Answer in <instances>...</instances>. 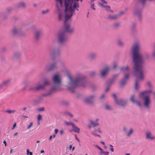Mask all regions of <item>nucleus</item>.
<instances>
[{"instance_id": "nucleus-7", "label": "nucleus", "mask_w": 155, "mask_h": 155, "mask_svg": "<svg viewBox=\"0 0 155 155\" xmlns=\"http://www.w3.org/2000/svg\"><path fill=\"white\" fill-rule=\"evenodd\" d=\"M63 31L69 34L72 33L74 31V27L71 26L70 23H68L67 22H64V27Z\"/></svg>"}, {"instance_id": "nucleus-20", "label": "nucleus", "mask_w": 155, "mask_h": 155, "mask_svg": "<svg viewBox=\"0 0 155 155\" xmlns=\"http://www.w3.org/2000/svg\"><path fill=\"white\" fill-rule=\"evenodd\" d=\"M26 4L23 2H20L17 4V7L18 8H22L25 9L26 8Z\"/></svg>"}, {"instance_id": "nucleus-54", "label": "nucleus", "mask_w": 155, "mask_h": 155, "mask_svg": "<svg viewBox=\"0 0 155 155\" xmlns=\"http://www.w3.org/2000/svg\"><path fill=\"white\" fill-rule=\"evenodd\" d=\"M32 125L33 123L32 122H31L29 125L27 129H30L32 126Z\"/></svg>"}, {"instance_id": "nucleus-6", "label": "nucleus", "mask_w": 155, "mask_h": 155, "mask_svg": "<svg viewBox=\"0 0 155 155\" xmlns=\"http://www.w3.org/2000/svg\"><path fill=\"white\" fill-rule=\"evenodd\" d=\"M72 2L70 0H65L64 6L65 7V12L66 13L68 11H70L71 14L74 12L75 10L72 7Z\"/></svg>"}, {"instance_id": "nucleus-56", "label": "nucleus", "mask_w": 155, "mask_h": 155, "mask_svg": "<svg viewBox=\"0 0 155 155\" xmlns=\"http://www.w3.org/2000/svg\"><path fill=\"white\" fill-rule=\"evenodd\" d=\"M38 110L39 111H44L45 110V108L44 107H43L39 109Z\"/></svg>"}, {"instance_id": "nucleus-9", "label": "nucleus", "mask_w": 155, "mask_h": 155, "mask_svg": "<svg viewBox=\"0 0 155 155\" xmlns=\"http://www.w3.org/2000/svg\"><path fill=\"white\" fill-rule=\"evenodd\" d=\"M96 97V95L92 94L87 97L84 99L85 102L88 104L92 105L94 103V100Z\"/></svg>"}, {"instance_id": "nucleus-44", "label": "nucleus", "mask_w": 155, "mask_h": 155, "mask_svg": "<svg viewBox=\"0 0 155 155\" xmlns=\"http://www.w3.org/2000/svg\"><path fill=\"white\" fill-rule=\"evenodd\" d=\"M96 74V72L95 71H92L91 72L90 74L91 76L93 77L95 76Z\"/></svg>"}, {"instance_id": "nucleus-16", "label": "nucleus", "mask_w": 155, "mask_h": 155, "mask_svg": "<svg viewBox=\"0 0 155 155\" xmlns=\"http://www.w3.org/2000/svg\"><path fill=\"white\" fill-rule=\"evenodd\" d=\"M11 78H8L4 81L2 83L0 84V89L2 88L4 86H6L9 84L11 81Z\"/></svg>"}, {"instance_id": "nucleus-48", "label": "nucleus", "mask_w": 155, "mask_h": 155, "mask_svg": "<svg viewBox=\"0 0 155 155\" xmlns=\"http://www.w3.org/2000/svg\"><path fill=\"white\" fill-rule=\"evenodd\" d=\"M42 119V116L40 114H39L38 116V120L39 121L41 120Z\"/></svg>"}, {"instance_id": "nucleus-3", "label": "nucleus", "mask_w": 155, "mask_h": 155, "mask_svg": "<svg viewBox=\"0 0 155 155\" xmlns=\"http://www.w3.org/2000/svg\"><path fill=\"white\" fill-rule=\"evenodd\" d=\"M53 86L52 88L47 93L43 94V97L49 96L55 92L61 90L62 81L59 74H54L52 78Z\"/></svg>"}, {"instance_id": "nucleus-5", "label": "nucleus", "mask_w": 155, "mask_h": 155, "mask_svg": "<svg viewBox=\"0 0 155 155\" xmlns=\"http://www.w3.org/2000/svg\"><path fill=\"white\" fill-rule=\"evenodd\" d=\"M68 39L67 34L65 32L61 31L58 33V40L59 43L61 44H63L67 41Z\"/></svg>"}, {"instance_id": "nucleus-1", "label": "nucleus", "mask_w": 155, "mask_h": 155, "mask_svg": "<svg viewBox=\"0 0 155 155\" xmlns=\"http://www.w3.org/2000/svg\"><path fill=\"white\" fill-rule=\"evenodd\" d=\"M140 45L135 44L133 47V61L134 63L133 68L135 76L140 80L143 78V72L144 71V61L143 56L139 53Z\"/></svg>"}, {"instance_id": "nucleus-37", "label": "nucleus", "mask_w": 155, "mask_h": 155, "mask_svg": "<svg viewBox=\"0 0 155 155\" xmlns=\"http://www.w3.org/2000/svg\"><path fill=\"white\" fill-rule=\"evenodd\" d=\"M104 108L105 109L108 110H112L111 107L107 105H105L104 106Z\"/></svg>"}, {"instance_id": "nucleus-2", "label": "nucleus", "mask_w": 155, "mask_h": 155, "mask_svg": "<svg viewBox=\"0 0 155 155\" xmlns=\"http://www.w3.org/2000/svg\"><path fill=\"white\" fill-rule=\"evenodd\" d=\"M68 77L70 82L67 85L68 89L72 93L74 92V89L76 87L78 86L84 87L86 86V77L81 73H78L74 79L70 75Z\"/></svg>"}, {"instance_id": "nucleus-39", "label": "nucleus", "mask_w": 155, "mask_h": 155, "mask_svg": "<svg viewBox=\"0 0 155 155\" xmlns=\"http://www.w3.org/2000/svg\"><path fill=\"white\" fill-rule=\"evenodd\" d=\"M12 10V9L11 8H7L6 9V12H5V13L7 14H8Z\"/></svg>"}, {"instance_id": "nucleus-17", "label": "nucleus", "mask_w": 155, "mask_h": 155, "mask_svg": "<svg viewBox=\"0 0 155 155\" xmlns=\"http://www.w3.org/2000/svg\"><path fill=\"white\" fill-rule=\"evenodd\" d=\"M134 98L135 95L134 94L132 95L130 97V101L133 103H136L137 106H138L139 107H141L142 106V104L139 101L135 100H134Z\"/></svg>"}, {"instance_id": "nucleus-52", "label": "nucleus", "mask_w": 155, "mask_h": 155, "mask_svg": "<svg viewBox=\"0 0 155 155\" xmlns=\"http://www.w3.org/2000/svg\"><path fill=\"white\" fill-rule=\"evenodd\" d=\"M106 8V10L108 11L109 10H110V6L108 5H106L105 6V8Z\"/></svg>"}, {"instance_id": "nucleus-18", "label": "nucleus", "mask_w": 155, "mask_h": 155, "mask_svg": "<svg viewBox=\"0 0 155 155\" xmlns=\"http://www.w3.org/2000/svg\"><path fill=\"white\" fill-rule=\"evenodd\" d=\"M97 54L96 53L92 52L90 53L88 56L89 59L92 61L95 60L97 57Z\"/></svg>"}, {"instance_id": "nucleus-45", "label": "nucleus", "mask_w": 155, "mask_h": 155, "mask_svg": "<svg viewBox=\"0 0 155 155\" xmlns=\"http://www.w3.org/2000/svg\"><path fill=\"white\" fill-rule=\"evenodd\" d=\"M147 84L149 87L150 88H152V86L150 81H148L147 82Z\"/></svg>"}, {"instance_id": "nucleus-21", "label": "nucleus", "mask_w": 155, "mask_h": 155, "mask_svg": "<svg viewBox=\"0 0 155 155\" xmlns=\"http://www.w3.org/2000/svg\"><path fill=\"white\" fill-rule=\"evenodd\" d=\"M42 34V31L40 30H38L36 31L35 33V39L36 40H38L40 38Z\"/></svg>"}, {"instance_id": "nucleus-14", "label": "nucleus", "mask_w": 155, "mask_h": 155, "mask_svg": "<svg viewBox=\"0 0 155 155\" xmlns=\"http://www.w3.org/2000/svg\"><path fill=\"white\" fill-rule=\"evenodd\" d=\"M129 74L128 73L125 74V77L120 81V85L121 86H124L126 83L127 79L129 78Z\"/></svg>"}, {"instance_id": "nucleus-22", "label": "nucleus", "mask_w": 155, "mask_h": 155, "mask_svg": "<svg viewBox=\"0 0 155 155\" xmlns=\"http://www.w3.org/2000/svg\"><path fill=\"white\" fill-rule=\"evenodd\" d=\"M119 15H109L107 16V18L110 20H114L118 18Z\"/></svg>"}, {"instance_id": "nucleus-43", "label": "nucleus", "mask_w": 155, "mask_h": 155, "mask_svg": "<svg viewBox=\"0 0 155 155\" xmlns=\"http://www.w3.org/2000/svg\"><path fill=\"white\" fill-rule=\"evenodd\" d=\"M119 74H114L113 76V78H112V79H114V80H115L117 78L118 76L119 75Z\"/></svg>"}, {"instance_id": "nucleus-57", "label": "nucleus", "mask_w": 155, "mask_h": 155, "mask_svg": "<svg viewBox=\"0 0 155 155\" xmlns=\"http://www.w3.org/2000/svg\"><path fill=\"white\" fill-rule=\"evenodd\" d=\"M92 134L93 135H94V136H98V137H101L99 135L95 134L94 132H92Z\"/></svg>"}, {"instance_id": "nucleus-35", "label": "nucleus", "mask_w": 155, "mask_h": 155, "mask_svg": "<svg viewBox=\"0 0 155 155\" xmlns=\"http://www.w3.org/2000/svg\"><path fill=\"white\" fill-rule=\"evenodd\" d=\"M64 124L67 126L71 125L72 126L73 125H74V124H73V123H72L71 122H68L67 121H64Z\"/></svg>"}, {"instance_id": "nucleus-23", "label": "nucleus", "mask_w": 155, "mask_h": 155, "mask_svg": "<svg viewBox=\"0 0 155 155\" xmlns=\"http://www.w3.org/2000/svg\"><path fill=\"white\" fill-rule=\"evenodd\" d=\"M72 131L74 132L79 133L80 132V129L78 128L77 127L75 126L74 124L72 126Z\"/></svg>"}, {"instance_id": "nucleus-11", "label": "nucleus", "mask_w": 155, "mask_h": 155, "mask_svg": "<svg viewBox=\"0 0 155 155\" xmlns=\"http://www.w3.org/2000/svg\"><path fill=\"white\" fill-rule=\"evenodd\" d=\"M47 65H46L45 67V69L47 71H51L54 69H57L58 68L57 62H53L50 64L48 68H47Z\"/></svg>"}, {"instance_id": "nucleus-49", "label": "nucleus", "mask_w": 155, "mask_h": 155, "mask_svg": "<svg viewBox=\"0 0 155 155\" xmlns=\"http://www.w3.org/2000/svg\"><path fill=\"white\" fill-rule=\"evenodd\" d=\"M117 64L116 62H114L113 63V68L114 69H115L117 68Z\"/></svg>"}, {"instance_id": "nucleus-46", "label": "nucleus", "mask_w": 155, "mask_h": 155, "mask_svg": "<svg viewBox=\"0 0 155 155\" xmlns=\"http://www.w3.org/2000/svg\"><path fill=\"white\" fill-rule=\"evenodd\" d=\"M49 11L48 9H47L45 11H43L42 12V14L43 15L47 14Z\"/></svg>"}, {"instance_id": "nucleus-41", "label": "nucleus", "mask_w": 155, "mask_h": 155, "mask_svg": "<svg viewBox=\"0 0 155 155\" xmlns=\"http://www.w3.org/2000/svg\"><path fill=\"white\" fill-rule=\"evenodd\" d=\"M50 83L48 81H45L44 83L43 84V85H44V87L45 88V87L46 86L48 85H50Z\"/></svg>"}, {"instance_id": "nucleus-31", "label": "nucleus", "mask_w": 155, "mask_h": 155, "mask_svg": "<svg viewBox=\"0 0 155 155\" xmlns=\"http://www.w3.org/2000/svg\"><path fill=\"white\" fill-rule=\"evenodd\" d=\"M129 67L128 66L122 67L120 68V70L124 72L126 71H128L129 70Z\"/></svg>"}, {"instance_id": "nucleus-13", "label": "nucleus", "mask_w": 155, "mask_h": 155, "mask_svg": "<svg viewBox=\"0 0 155 155\" xmlns=\"http://www.w3.org/2000/svg\"><path fill=\"white\" fill-rule=\"evenodd\" d=\"M12 32L15 35H21L22 34L21 29L19 28H14L12 30Z\"/></svg>"}, {"instance_id": "nucleus-47", "label": "nucleus", "mask_w": 155, "mask_h": 155, "mask_svg": "<svg viewBox=\"0 0 155 155\" xmlns=\"http://www.w3.org/2000/svg\"><path fill=\"white\" fill-rule=\"evenodd\" d=\"M106 97V95L104 94H103L100 97V99L101 100H104Z\"/></svg>"}, {"instance_id": "nucleus-63", "label": "nucleus", "mask_w": 155, "mask_h": 155, "mask_svg": "<svg viewBox=\"0 0 155 155\" xmlns=\"http://www.w3.org/2000/svg\"><path fill=\"white\" fill-rule=\"evenodd\" d=\"M99 4V5H100L101 6L103 7L104 8H105V5H103V3H102L101 2H99L98 3Z\"/></svg>"}, {"instance_id": "nucleus-33", "label": "nucleus", "mask_w": 155, "mask_h": 155, "mask_svg": "<svg viewBox=\"0 0 155 155\" xmlns=\"http://www.w3.org/2000/svg\"><path fill=\"white\" fill-rule=\"evenodd\" d=\"M138 83H139V80L137 79L135 81V90H137L139 86H138Z\"/></svg>"}, {"instance_id": "nucleus-58", "label": "nucleus", "mask_w": 155, "mask_h": 155, "mask_svg": "<svg viewBox=\"0 0 155 155\" xmlns=\"http://www.w3.org/2000/svg\"><path fill=\"white\" fill-rule=\"evenodd\" d=\"M94 7V4H93L91 5V8L92 9L94 10H95L96 9H95V8Z\"/></svg>"}, {"instance_id": "nucleus-61", "label": "nucleus", "mask_w": 155, "mask_h": 155, "mask_svg": "<svg viewBox=\"0 0 155 155\" xmlns=\"http://www.w3.org/2000/svg\"><path fill=\"white\" fill-rule=\"evenodd\" d=\"M145 57H146V58L147 59H148L149 58V57H150L149 54H145Z\"/></svg>"}, {"instance_id": "nucleus-15", "label": "nucleus", "mask_w": 155, "mask_h": 155, "mask_svg": "<svg viewBox=\"0 0 155 155\" xmlns=\"http://www.w3.org/2000/svg\"><path fill=\"white\" fill-rule=\"evenodd\" d=\"M110 69V68L109 67H107L101 70V76L103 78L105 77Z\"/></svg>"}, {"instance_id": "nucleus-55", "label": "nucleus", "mask_w": 155, "mask_h": 155, "mask_svg": "<svg viewBox=\"0 0 155 155\" xmlns=\"http://www.w3.org/2000/svg\"><path fill=\"white\" fill-rule=\"evenodd\" d=\"M110 86L107 85V87H106V88L105 90V92L107 91L110 88Z\"/></svg>"}, {"instance_id": "nucleus-19", "label": "nucleus", "mask_w": 155, "mask_h": 155, "mask_svg": "<svg viewBox=\"0 0 155 155\" xmlns=\"http://www.w3.org/2000/svg\"><path fill=\"white\" fill-rule=\"evenodd\" d=\"M146 138L147 139H149L151 140H153L155 139L154 136L152 134L151 132L150 131H148L146 133Z\"/></svg>"}, {"instance_id": "nucleus-4", "label": "nucleus", "mask_w": 155, "mask_h": 155, "mask_svg": "<svg viewBox=\"0 0 155 155\" xmlns=\"http://www.w3.org/2000/svg\"><path fill=\"white\" fill-rule=\"evenodd\" d=\"M152 93L151 90L142 91L139 94V97L142 100L143 106L149 109L151 104L150 94Z\"/></svg>"}, {"instance_id": "nucleus-10", "label": "nucleus", "mask_w": 155, "mask_h": 155, "mask_svg": "<svg viewBox=\"0 0 155 155\" xmlns=\"http://www.w3.org/2000/svg\"><path fill=\"white\" fill-rule=\"evenodd\" d=\"M143 9H140L138 8H135L134 12V13L135 15L137 16L138 19L140 21H142V13Z\"/></svg>"}, {"instance_id": "nucleus-12", "label": "nucleus", "mask_w": 155, "mask_h": 155, "mask_svg": "<svg viewBox=\"0 0 155 155\" xmlns=\"http://www.w3.org/2000/svg\"><path fill=\"white\" fill-rule=\"evenodd\" d=\"M115 102L118 105L122 107H124L127 104V101L126 99H116Z\"/></svg>"}, {"instance_id": "nucleus-59", "label": "nucleus", "mask_w": 155, "mask_h": 155, "mask_svg": "<svg viewBox=\"0 0 155 155\" xmlns=\"http://www.w3.org/2000/svg\"><path fill=\"white\" fill-rule=\"evenodd\" d=\"M100 150H101V152L100 153V155H102L104 151H103V150L101 148V149H100Z\"/></svg>"}, {"instance_id": "nucleus-51", "label": "nucleus", "mask_w": 155, "mask_h": 155, "mask_svg": "<svg viewBox=\"0 0 155 155\" xmlns=\"http://www.w3.org/2000/svg\"><path fill=\"white\" fill-rule=\"evenodd\" d=\"M152 56L153 58H155V49L153 51L152 53Z\"/></svg>"}, {"instance_id": "nucleus-42", "label": "nucleus", "mask_w": 155, "mask_h": 155, "mask_svg": "<svg viewBox=\"0 0 155 155\" xmlns=\"http://www.w3.org/2000/svg\"><path fill=\"white\" fill-rule=\"evenodd\" d=\"M133 132V129L132 128H130L129 132L127 134V136L128 137H130V135L132 134Z\"/></svg>"}, {"instance_id": "nucleus-25", "label": "nucleus", "mask_w": 155, "mask_h": 155, "mask_svg": "<svg viewBox=\"0 0 155 155\" xmlns=\"http://www.w3.org/2000/svg\"><path fill=\"white\" fill-rule=\"evenodd\" d=\"M0 17L2 20H5L7 18V15L5 13H2L0 14Z\"/></svg>"}, {"instance_id": "nucleus-38", "label": "nucleus", "mask_w": 155, "mask_h": 155, "mask_svg": "<svg viewBox=\"0 0 155 155\" xmlns=\"http://www.w3.org/2000/svg\"><path fill=\"white\" fill-rule=\"evenodd\" d=\"M63 114L64 115L67 114V115H69L71 117H73V114H71L70 113H69V112H67V111H64V112H63Z\"/></svg>"}, {"instance_id": "nucleus-29", "label": "nucleus", "mask_w": 155, "mask_h": 155, "mask_svg": "<svg viewBox=\"0 0 155 155\" xmlns=\"http://www.w3.org/2000/svg\"><path fill=\"white\" fill-rule=\"evenodd\" d=\"M120 25V23L119 22H116L114 23L112 25L113 28L117 29L118 28Z\"/></svg>"}, {"instance_id": "nucleus-40", "label": "nucleus", "mask_w": 155, "mask_h": 155, "mask_svg": "<svg viewBox=\"0 0 155 155\" xmlns=\"http://www.w3.org/2000/svg\"><path fill=\"white\" fill-rule=\"evenodd\" d=\"M114 80L113 79L110 80L107 83V85L110 86L114 82Z\"/></svg>"}, {"instance_id": "nucleus-34", "label": "nucleus", "mask_w": 155, "mask_h": 155, "mask_svg": "<svg viewBox=\"0 0 155 155\" xmlns=\"http://www.w3.org/2000/svg\"><path fill=\"white\" fill-rule=\"evenodd\" d=\"M79 5L78 2H74L73 5V7L75 9L76 8L79 7Z\"/></svg>"}, {"instance_id": "nucleus-64", "label": "nucleus", "mask_w": 155, "mask_h": 155, "mask_svg": "<svg viewBox=\"0 0 155 155\" xmlns=\"http://www.w3.org/2000/svg\"><path fill=\"white\" fill-rule=\"evenodd\" d=\"M136 23H134L132 24V28H135V26H136Z\"/></svg>"}, {"instance_id": "nucleus-32", "label": "nucleus", "mask_w": 155, "mask_h": 155, "mask_svg": "<svg viewBox=\"0 0 155 155\" xmlns=\"http://www.w3.org/2000/svg\"><path fill=\"white\" fill-rule=\"evenodd\" d=\"M90 123L93 125V127H95L99 126V124L98 122H95L92 120L90 121Z\"/></svg>"}, {"instance_id": "nucleus-26", "label": "nucleus", "mask_w": 155, "mask_h": 155, "mask_svg": "<svg viewBox=\"0 0 155 155\" xmlns=\"http://www.w3.org/2000/svg\"><path fill=\"white\" fill-rule=\"evenodd\" d=\"M61 105L68 107L70 105V104L68 101H62L61 102Z\"/></svg>"}, {"instance_id": "nucleus-28", "label": "nucleus", "mask_w": 155, "mask_h": 155, "mask_svg": "<svg viewBox=\"0 0 155 155\" xmlns=\"http://www.w3.org/2000/svg\"><path fill=\"white\" fill-rule=\"evenodd\" d=\"M45 89V88L43 84L39 85L36 86V91H38L41 89Z\"/></svg>"}, {"instance_id": "nucleus-60", "label": "nucleus", "mask_w": 155, "mask_h": 155, "mask_svg": "<svg viewBox=\"0 0 155 155\" xmlns=\"http://www.w3.org/2000/svg\"><path fill=\"white\" fill-rule=\"evenodd\" d=\"M113 96L115 98V101L116 102V100L117 99V96L115 94H113Z\"/></svg>"}, {"instance_id": "nucleus-8", "label": "nucleus", "mask_w": 155, "mask_h": 155, "mask_svg": "<svg viewBox=\"0 0 155 155\" xmlns=\"http://www.w3.org/2000/svg\"><path fill=\"white\" fill-rule=\"evenodd\" d=\"M50 55L53 57L54 58H55L59 56L60 54L59 49L58 48H52L50 50Z\"/></svg>"}, {"instance_id": "nucleus-24", "label": "nucleus", "mask_w": 155, "mask_h": 155, "mask_svg": "<svg viewBox=\"0 0 155 155\" xmlns=\"http://www.w3.org/2000/svg\"><path fill=\"white\" fill-rule=\"evenodd\" d=\"M21 56V53L20 52H17L14 54L13 58L14 59L16 60L19 58Z\"/></svg>"}, {"instance_id": "nucleus-30", "label": "nucleus", "mask_w": 155, "mask_h": 155, "mask_svg": "<svg viewBox=\"0 0 155 155\" xmlns=\"http://www.w3.org/2000/svg\"><path fill=\"white\" fill-rule=\"evenodd\" d=\"M117 44L120 47H123L124 45V44L123 41L120 39H119L117 40Z\"/></svg>"}, {"instance_id": "nucleus-36", "label": "nucleus", "mask_w": 155, "mask_h": 155, "mask_svg": "<svg viewBox=\"0 0 155 155\" xmlns=\"http://www.w3.org/2000/svg\"><path fill=\"white\" fill-rule=\"evenodd\" d=\"M29 91H36V87H31L29 89Z\"/></svg>"}, {"instance_id": "nucleus-62", "label": "nucleus", "mask_w": 155, "mask_h": 155, "mask_svg": "<svg viewBox=\"0 0 155 155\" xmlns=\"http://www.w3.org/2000/svg\"><path fill=\"white\" fill-rule=\"evenodd\" d=\"M109 153L108 152L104 151V152L103 153V154H104V155H108Z\"/></svg>"}, {"instance_id": "nucleus-53", "label": "nucleus", "mask_w": 155, "mask_h": 155, "mask_svg": "<svg viewBox=\"0 0 155 155\" xmlns=\"http://www.w3.org/2000/svg\"><path fill=\"white\" fill-rule=\"evenodd\" d=\"M56 1L57 2H59L60 5L61 6H62V0H56Z\"/></svg>"}, {"instance_id": "nucleus-50", "label": "nucleus", "mask_w": 155, "mask_h": 155, "mask_svg": "<svg viewBox=\"0 0 155 155\" xmlns=\"http://www.w3.org/2000/svg\"><path fill=\"white\" fill-rule=\"evenodd\" d=\"M62 15L61 12H59L58 13V19L60 20H61L62 19Z\"/></svg>"}, {"instance_id": "nucleus-27", "label": "nucleus", "mask_w": 155, "mask_h": 155, "mask_svg": "<svg viewBox=\"0 0 155 155\" xmlns=\"http://www.w3.org/2000/svg\"><path fill=\"white\" fill-rule=\"evenodd\" d=\"M73 15L72 13L70 15H69L68 14H66L65 15V19L64 20V22H67V20L70 18Z\"/></svg>"}]
</instances>
